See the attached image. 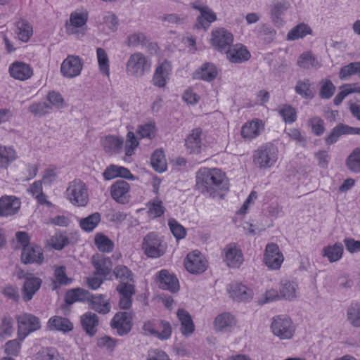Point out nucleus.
Segmentation results:
<instances>
[{"mask_svg": "<svg viewBox=\"0 0 360 360\" xmlns=\"http://www.w3.org/2000/svg\"><path fill=\"white\" fill-rule=\"evenodd\" d=\"M196 186L204 195L216 197L219 191L229 189L225 174L217 168H202L196 174Z\"/></svg>", "mask_w": 360, "mask_h": 360, "instance_id": "1", "label": "nucleus"}, {"mask_svg": "<svg viewBox=\"0 0 360 360\" xmlns=\"http://www.w3.org/2000/svg\"><path fill=\"white\" fill-rule=\"evenodd\" d=\"M278 159L277 148L272 143L262 145L254 152L253 162L260 169L272 167Z\"/></svg>", "mask_w": 360, "mask_h": 360, "instance_id": "2", "label": "nucleus"}, {"mask_svg": "<svg viewBox=\"0 0 360 360\" xmlns=\"http://www.w3.org/2000/svg\"><path fill=\"white\" fill-rule=\"evenodd\" d=\"M150 61L141 53H135L127 60L126 71L130 76L141 77L149 71Z\"/></svg>", "mask_w": 360, "mask_h": 360, "instance_id": "3", "label": "nucleus"}, {"mask_svg": "<svg viewBox=\"0 0 360 360\" xmlns=\"http://www.w3.org/2000/svg\"><path fill=\"white\" fill-rule=\"evenodd\" d=\"M66 193L69 200L75 205L85 206L88 202L86 186L79 179H75L70 183Z\"/></svg>", "mask_w": 360, "mask_h": 360, "instance_id": "4", "label": "nucleus"}, {"mask_svg": "<svg viewBox=\"0 0 360 360\" xmlns=\"http://www.w3.org/2000/svg\"><path fill=\"white\" fill-rule=\"evenodd\" d=\"M18 330V335L20 340H24L30 333L41 328L40 320L36 316L25 313L17 318Z\"/></svg>", "mask_w": 360, "mask_h": 360, "instance_id": "5", "label": "nucleus"}, {"mask_svg": "<svg viewBox=\"0 0 360 360\" xmlns=\"http://www.w3.org/2000/svg\"><path fill=\"white\" fill-rule=\"evenodd\" d=\"M143 330L146 334L157 336L160 340H167L171 336L172 328L169 322L153 319L146 321Z\"/></svg>", "mask_w": 360, "mask_h": 360, "instance_id": "6", "label": "nucleus"}, {"mask_svg": "<svg viewBox=\"0 0 360 360\" xmlns=\"http://www.w3.org/2000/svg\"><path fill=\"white\" fill-rule=\"evenodd\" d=\"M271 328L273 333L281 340L290 339L295 333L291 319L281 316L273 319Z\"/></svg>", "mask_w": 360, "mask_h": 360, "instance_id": "7", "label": "nucleus"}, {"mask_svg": "<svg viewBox=\"0 0 360 360\" xmlns=\"http://www.w3.org/2000/svg\"><path fill=\"white\" fill-rule=\"evenodd\" d=\"M110 326L118 335H127L133 326V314L131 311L117 312L110 321Z\"/></svg>", "mask_w": 360, "mask_h": 360, "instance_id": "8", "label": "nucleus"}, {"mask_svg": "<svg viewBox=\"0 0 360 360\" xmlns=\"http://www.w3.org/2000/svg\"><path fill=\"white\" fill-rule=\"evenodd\" d=\"M142 249L144 253L151 258L160 257L165 253L164 246L161 243V240L155 232H150L143 238Z\"/></svg>", "mask_w": 360, "mask_h": 360, "instance_id": "9", "label": "nucleus"}, {"mask_svg": "<svg viewBox=\"0 0 360 360\" xmlns=\"http://www.w3.org/2000/svg\"><path fill=\"white\" fill-rule=\"evenodd\" d=\"M233 34L226 29L221 27L212 30V44L219 52L226 53L233 43Z\"/></svg>", "mask_w": 360, "mask_h": 360, "instance_id": "10", "label": "nucleus"}, {"mask_svg": "<svg viewBox=\"0 0 360 360\" xmlns=\"http://www.w3.org/2000/svg\"><path fill=\"white\" fill-rule=\"evenodd\" d=\"M82 68V59L78 56L69 55L61 63L60 72L65 77L73 78L80 75Z\"/></svg>", "mask_w": 360, "mask_h": 360, "instance_id": "11", "label": "nucleus"}, {"mask_svg": "<svg viewBox=\"0 0 360 360\" xmlns=\"http://www.w3.org/2000/svg\"><path fill=\"white\" fill-rule=\"evenodd\" d=\"M130 185L124 180H117L110 186L112 198L120 204H127L130 200Z\"/></svg>", "mask_w": 360, "mask_h": 360, "instance_id": "12", "label": "nucleus"}, {"mask_svg": "<svg viewBox=\"0 0 360 360\" xmlns=\"http://www.w3.org/2000/svg\"><path fill=\"white\" fill-rule=\"evenodd\" d=\"M265 264L271 269H278L283 261L282 253L276 243L267 244L264 256Z\"/></svg>", "mask_w": 360, "mask_h": 360, "instance_id": "13", "label": "nucleus"}, {"mask_svg": "<svg viewBox=\"0 0 360 360\" xmlns=\"http://www.w3.org/2000/svg\"><path fill=\"white\" fill-rule=\"evenodd\" d=\"M290 7V4L288 0L277 1L271 6L270 19L274 26L280 28L284 25L283 15Z\"/></svg>", "mask_w": 360, "mask_h": 360, "instance_id": "14", "label": "nucleus"}, {"mask_svg": "<svg viewBox=\"0 0 360 360\" xmlns=\"http://www.w3.org/2000/svg\"><path fill=\"white\" fill-rule=\"evenodd\" d=\"M20 200L13 195H4L0 198V217L15 214L20 210Z\"/></svg>", "mask_w": 360, "mask_h": 360, "instance_id": "15", "label": "nucleus"}, {"mask_svg": "<svg viewBox=\"0 0 360 360\" xmlns=\"http://www.w3.org/2000/svg\"><path fill=\"white\" fill-rule=\"evenodd\" d=\"M20 259L25 264H41L44 259L43 250L40 246L31 244L29 248H22Z\"/></svg>", "mask_w": 360, "mask_h": 360, "instance_id": "16", "label": "nucleus"}, {"mask_svg": "<svg viewBox=\"0 0 360 360\" xmlns=\"http://www.w3.org/2000/svg\"><path fill=\"white\" fill-rule=\"evenodd\" d=\"M157 280L159 287L163 290H169L172 293H175L179 290L177 278L167 269H162L158 272Z\"/></svg>", "mask_w": 360, "mask_h": 360, "instance_id": "17", "label": "nucleus"}, {"mask_svg": "<svg viewBox=\"0 0 360 360\" xmlns=\"http://www.w3.org/2000/svg\"><path fill=\"white\" fill-rule=\"evenodd\" d=\"M202 130L198 127L192 129L185 139V146L187 151L192 154H199L201 152L203 143L202 141Z\"/></svg>", "mask_w": 360, "mask_h": 360, "instance_id": "18", "label": "nucleus"}, {"mask_svg": "<svg viewBox=\"0 0 360 360\" xmlns=\"http://www.w3.org/2000/svg\"><path fill=\"white\" fill-rule=\"evenodd\" d=\"M184 266L186 270L193 274H201L207 269L206 262L199 255V252L195 253V252L187 255Z\"/></svg>", "mask_w": 360, "mask_h": 360, "instance_id": "19", "label": "nucleus"}, {"mask_svg": "<svg viewBox=\"0 0 360 360\" xmlns=\"http://www.w3.org/2000/svg\"><path fill=\"white\" fill-rule=\"evenodd\" d=\"M225 53L229 61L234 63H243L248 60L251 57L249 51L241 44H237L232 48L230 47Z\"/></svg>", "mask_w": 360, "mask_h": 360, "instance_id": "20", "label": "nucleus"}, {"mask_svg": "<svg viewBox=\"0 0 360 360\" xmlns=\"http://www.w3.org/2000/svg\"><path fill=\"white\" fill-rule=\"evenodd\" d=\"M228 290L230 297L236 301L247 302L252 298V290L242 283H231L229 285Z\"/></svg>", "mask_w": 360, "mask_h": 360, "instance_id": "21", "label": "nucleus"}, {"mask_svg": "<svg viewBox=\"0 0 360 360\" xmlns=\"http://www.w3.org/2000/svg\"><path fill=\"white\" fill-rule=\"evenodd\" d=\"M91 262L96 269L95 274L107 276L110 274L112 262L110 257L96 254L91 258Z\"/></svg>", "mask_w": 360, "mask_h": 360, "instance_id": "22", "label": "nucleus"}, {"mask_svg": "<svg viewBox=\"0 0 360 360\" xmlns=\"http://www.w3.org/2000/svg\"><path fill=\"white\" fill-rule=\"evenodd\" d=\"M103 176L107 181L117 177L129 180H134L136 179V176L131 173L129 169L126 167L115 165H110V166L107 167L103 173Z\"/></svg>", "mask_w": 360, "mask_h": 360, "instance_id": "23", "label": "nucleus"}, {"mask_svg": "<svg viewBox=\"0 0 360 360\" xmlns=\"http://www.w3.org/2000/svg\"><path fill=\"white\" fill-rule=\"evenodd\" d=\"M42 281L38 277L26 278L22 288V297L25 302L30 301L34 295L39 290Z\"/></svg>", "mask_w": 360, "mask_h": 360, "instance_id": "24", "label": "nucleus"}, {"mask_svg": "<svg viewBox=\"0 0 360 360\" xmlns=\"http://www.w3.org/2000/svg\"><path fill=\"white\" fill-rule=\"evenodd\" d=\"M91 293L82 288H76L68 290L65 295V303L70 306L75 302H84L89 301Z\"/></svg>", "mask_w": 360, "mask_h": 360, "instance_id": "25", "label": "nucleus"}, {"mask_svg": "<svg viewBox=\"0 0 360 360\" xmlns=\"http://www.w3.org/2000/svg\"><path fill=\"white\" fill-rule=\"evenodd\" d=\"M9 72L12 77L18 80H25L32 75L31 67L22 62H15L9 68Z\"/></svg>", "mask_w": 360, "mask_h": 360, "instance_id": "26", "label": "nucleus"}, {"mask_svg": "<svg viewBox=\"0 0 360 360\" xmlns=\"http://www.w3.org/2000/svg\"><path fill=\"white\" fill-rule=\"evenodd\" d=\"M105 295H94L91 294L90 298L89 299V307L101 314H107L111 310V304L109 300H105L104 298Z\"/></svg>", "mask_w": 360, "mask_h": 360, "instance_id": "27", "label": "nucleus"}, {"mask_svg": "<svg viewBox=\"0 0 360 360\" xmlns=\"http://www.w3.org/2000/svg\"><path fill=\"white\" fill-rule=\"evenodd\" d=\"M81 325L86 333L93 337L97 332V327L99 324L98 316L93 312H86L81 316Z\"/></svg>", "mask_w": 360, "mask_h": 360, "instance_id": "28", "label": "nucleus"}, {"mask_svg": "<svg viewBox=\"0 0 360 360\" xmlns=\"http://www.w3.org/2000/svg\"><path fill=\"white\" fill-rule=\"evenodd\" d=\"M224 261L231 268H238L243 262V254L240 250L235 246L229 245L224 248Z\"/></svg>", "mask_w": 360, "mask_h": 360, "instance_id": "29", "label": "nucleus"}, {"mask_svg": "<svg viewBox=\"0 0 360 360\" xmlns=\"http://www.w3.org/2000/svg\"><path fill=\"white\" fill-rule=\"evenodd\" d=\"M217 76V69L214 64L205 63L193 73V78L206 82H212Z\"/></svg>", "mask_w": 360, "mask_h": 360, "instance_id": "30", "label": "nucleus"}, {"mask_svg": "<svg viewBox=\"0 0 360 360\" xmlns=\"http://www.w3.org/2000/svg\"><path fill=\"white\" fill-rule=\"evenodd\" d=\"M171 71V65L166 60L159 65L153 77V84L158 87H164L167 84L168 75Z\"/></svg>", "mask_w": 360, "mask_h": 360, "instance_id": "31", "label": "nucleus"}, {"mask_svg": "<svg viewBox=\"0 0 360 360\" xmlns=\"http://www.w3.org/2000/svg\"><path fill=\"white\" fill-rule=\"evenodd\" d=\"M255 32L266 44L272 43L276 39L277 34L276 30L268 23L259 24L256 27Z\"/></svg>", "mask_w": 360, "mask_h": 360, "instance_id": "32", "label": "nucleus"}, {"mask_svg": "<svg viewBox=\"0 0 360 360\" xmlns=\"http://www.w3.org/2000/svg\"><path fill=\"white\" fill-rule=\"evenodd\" d=\"M343 245L337 242L333 245H327L322 250V256L327 257L331 263L339 261L343 255Z\"/></svg>", "mask_w": 360, "mask_h": 360, "instance_id": "33", "label": "nucleus"}, {"mask_svg": "<svg viewBox=\"0 0 360 360\" xmlns=\"http://www.w3.org/2000/svg\"><path fill=\"white\" fill-rule=\"evenodd\" d=\"M177 316L181 321L182 334L186 336L192 334L195 326L190 314L185 309H179L177 311Z\"/></svg>", "mask_w": 360, "mask_h": 360, "instance_id": "34", "label": "nucleus"}, {"mask_svg": "<svg viewBox=\"0 0 360 360\" xmlns=\"http://www.w3.org/2000/svg\"><path fill=\"white\" fill-rule=\"evenodd\" d=\"M312 30L311 27L304 23L301 22L292 27L287 34L286 39L288 41H295L299 39H302L307 34H311Z\"/></svg>", "mask_w": 360, "mask_h": 360, "instance_id": "35", "label": "nucleus"}, {"mask_svg": "<svg viewBox=\"0 0 360 360\" xmlns=\"http://www.w3.org/2000/svg\"><path fill=\"white\" fill-rule=\"evenodd\" d=\"M216 13L207 6H205V11L202 14L197 17V23L195 27L198 29L203 28L205 30L210 27V23L217 20Z\"/></svg>", "mask_w": 360, "mask_h": 360, "instance_id": "36", "label": "nucleus"}, {"mask_svg": "<svg viewBox=\"0 0 360 360\" xmlns=\"http://www.w3.org/2000/svg\"><path fill=\"white\" fill-rule=\"evenodd\" d=\"M262 127V122L258 120L248 122L242 127L241 136L245 139H252L259 134Z\"/></svg>", "mask_w": 360, "mask_h": 360, "instance_id": "37", "label": "nucleus"}, {"mask_svg": "<svg viewBox=\"0 0 360 360\" xmlns=\"http://www.w3.org/2000/svg\"><path fill=\"white\" fill-rule=\"evenodd\" d=\"M51 328L63 333H68L73 330V323L67 318L55 316L49 321Z\"/></svg>", "mask_w": 360, "mask_h": 360, "instance_id": "38", "label": "nucleus"}, {"mask_svg": "<svg viewBox=\"0 0 360 360\" xmlns=\"http://www.w3.org/2000/svg\"><path fill=\"white\" fill-rule=\"evenodd\" d=\"M295 91L297 94L304 99H312L314 93L311 89V83L309 79H299L295 84Z\"/></svg>", "mask_w": 360, "mask_h": 360, "instance_id": "39", "label": "nucleus"}, {"mask_svg": "<svg viewBox=\"0 0 360 360\" xmlns=\"http://www.w3.org/2000/svg\"><path fill=\"white\" fill-rule=\"evenodd\" d=\"M94 244L100 252L110 253L114 249V243L103 233H98L95 236Z\"/></svg>", "mask_w": 360, "mask_h": 360, "instance_id": "40", "label": "nucleus"}, {"mask_svg": "<svg viewBox=\"0 0 360 360\" xmlns=\"http://www.w3.org/2000/svg\"><path fill=\"white\" fill-rule=\"evenodd\" d=\"M123 143V139L109 135L104 139L103 146L107 153H119L122 148Z\"/></svg>", "mask_w": 360, "mask_h": 360, "instance_id": "41", "label": "nucleus"}, {"mask_svg": "<svg viewBox=\"0 0 360 360\" xmlns=\"http://www.w3.org/2000/svg\"><path fill=\"white\" fill-rule=\"evenodd\" d=\"M101 215L99 212H94L79 221L81 229L86 232H91L100 223Z\"/></svg>", "mask_w": 360, "mask_h": 360, "instance_id": "42", "label": "nucleus"}, {"mask_svg": "<svg viewBox=\"0 0 360 360\" xmlns=\"http://www.w3.org/2000/svg\"><path fill=\"white\" fill-rule=\"evenodd\" d=\"M214 324L217 330H226L235 324L234 317L229 313L220 314L215 318Z\"/></svg>", "mask_w": 360, "mask_h": 360, "instance_id": "43", "label": "nucleus"}, {"mask_svg": "<svg viewBox=\"0 0 360 360\" xmlns=\"http://www.w3.org/2000/svg\"><path fill=\"white\" fill-rule=\"evenodd\" d=\"M150 163L156 172H165L167 169V162L164 152L160 149L155 150L151 155Z\"/></svg>", "mask_w": 360, "mask_h": 360, "instance_id": "44", "label": "nucleus"}, {"mask_svg": "<svg viewBox=\"0 0 360 360\" xmlns=\"http://www.w3.org/2000/svg\"><path fill=\"white\" fill-rule=\"evenodd\" d=\"M16 34L20 40L23 42L29 41L32 35V27L25 20H20L16 22Z\"/></svg>", "mask_w": 360, "mask_h": 360, "instance_id": "45", "label": "nucleus"}, {"mask_svg": "<svg viewBox=\"0 0 360 360\" xmlns=\"http://www.w3.org/2000/svg\"><path fill=\"white\" fill-rule=\"evenodd\" d=\"M16 159V153L11 147L0 146V168L6 169Z\"/></svg>", "mask_w": 360, "mask_h": 360, "instance_id": "46", "label": "nucleus"}, {"mask_svg": "<svg viewBox=\"0 0 360 360\" xmlns=\"http://www.w3.org/2000/svg\"><path fill=\"white\" fill-rule=\"evenodd\" d=\"M345 164L348 169L352 172H360V147L352 150L347 158Z\"/></svg>", "mask_w": 360, "mask_h": 360, "instance_id": "47", "label": "nucleus"}, {"mask_svg": "<svg viewBox=\"0 0 360 360\" xmlns=\"http://www.w3.org/2000/svg\"><path fill=\"white\" fill-rule=\"evenodd\" d=\"M354 75L360 77V62H352L341 68L339 77L342 80H347Z\"/></svg>", "mask_w": 360, "mask_h": 360, "instance_id": "48", "label": "nucleus"}, {"mask_svg": "<svg viewBox=\"0 0 360 360\" xmlns=\"http://www.w3.org/2000/svg\"><path fill=\"white\" fill-rule=\"evenodd\" d=\"M113 274L120 282H134V274L124 265H117L113 270Z\"/></svg>", "mask_w": 360, "mask_h": 360, "instance_id": "49", "label": "nucleus"}, {"mask_svg": "<svg viewBox=\"0 0 360 360\" xmlns=\"http://www.w3.org/2000/svg\"><path fill=\"white\" fill-rule=\"evenodd\" d=\"M297 284L295 282L285 281L281 284V295L286 300H292L296 297Z\"/></svg>", "mask_w": 360, "mask_h": 360, "instance_id": "50", "label": "nucleus"}, {"mask_svg": "<svg viewBox=\"0 0 360 360\" xmlns=\"http://www.w3.org/2000/svg\"><path fill=\"white\" fill-rule=\"evenodd\" d=\"M96 53L98 65L101 73L106 76H109V60L106 51L103 48H98L96 49Z\"/></svg>", "mask_w": 360, "mask_h": 360, "instance_id": "51", "label": "nucleus"}, {"mask_svg": "<svg viewBox=\"0 0 360 360\" xmlns=\"http://www.w3.org/2000/svg\"><path fill=\"white\" fill-rule=\"evenodd\" d=\"M34 360H63V358L55 349L49 347L39 351Z\"/></svg>", "mask_w": 360, "mask_h": 360, "instance_id": "52", "label": "nucleus"}, {"mask_svg": "<svg viewBox=\"0 0 360 360\" xmlns=\"http://www.w3.org/2000/svg\"><path fill=\"white\" fill-rule=\"evenodd\" d=\"M51 110V105L46 102L34 103L29 107L30 112L37 117H43L49 113Z\"/></svg>", "mask_w": 360, "mask_h": 360, "instance_id": "53", "label": "nucleus"}, {"mask_svg": "<svg viewBox=\"0 0 360 360\" xmlns=\"http://www.w3.org/2000/svg\"><path fill=\"white\" fill-rule=\"evenodd\" d=\"M342 127H344V124H338L333 128L329 134L324 138L325 143L327 146H330L336 143L342 135H345V131Z\"/></svg>", "mask_w": 360, "mask_h": 360, "instance_id": "54", "label": "nucleus"}, {"mask_svg": "<svg viewBox=\"0 0 360 360\" xmlns=\"http://www.w3.org/2000/svg\"><path fill=\"white\" fill-rule=\"evenodd\" d=\"M308 124L311 127L312 133L317 136H321L325 132V122L320 117H311L308 120Z\"/></svg>", "mask_w": 360, "mask_h": 360, "instance_id": "55", "label": "nucleus"}, {"mask_svg": "<svg viewBox=\"0 0 360 360\" xmlns=\"http://www.w3.org/2000/svg\"><path fill=\"white\" fill-rule=\"evenodd\" d=\"M347 319L354 327H360V304H352L347 309Z\"/></svg>", "mask_w": 360, "mask_h": 360, "instance_id": "56", "label": "nucleus"}, {"mask_svg": "<svg viewBox=\"0 0 360 360\" xmlns=\"http://www.w3.org/2000/svg\"><path fill=\"white\" fill-rule=\"evenodd\" d=\"M321 89L319 96L321 98L328 99L332 97L335 91V86L330 79L321 81Z\"/></svg>", "mask_w": 360, "mask_h": 360, "instance_id": "57", "label": "nucleus"}, {"mask_svg": "<svg viewBox=\"0 0 360 360\" xmlns=\"http://www.w3.org/2000/svg\"><path fill=\"white\" fill-rule=\"evenodd\" d=\"M279 115L283 121L288 124H292L297 119V113L294 108L290 105H284L279 110Z\"/></svg>", "mask_w": 360, "mask_h": 360, "instance_id": "58", "label": "nucleus"}, {"mask_svg": "<svg viewBox=\"0 0 360 360\" xmlns=\"http://www.w3.org/2000/svg\"><path fill=\"white\" fill-rule=\"evenodd\" d=\"M13 319L9 315H4L1 319V323L0 325L1 337L6 338L11 335L13 333Z\"/></svg>", "mask_w": 360, "mask_h": 360, "instance_id": "59", "label": "nucleus"}, {"mask_svg": "<svg viewBox=\"0 0 360 360\" xmlns=\"http://www.w3.org/2000/svg\"><path fill=\"white\" fill-rule=\"evenodd\" d=\"M168 225L173 236L177 239H182L186 235V229L181 225L176 219H169Z\"/></svg>", "mask_w": 360, "mask_h": 360, "instance_id": "60", "label": "nucleus"}, {"mask_svg": "<svg viewBox=\"0 0 360 360\" xmlns=\"http://www.w3.org/2000/svg\"><path fill=\"white\" fill-rule=\"evenodd\" d=\"M297 65L303 69H309L311 67H315L317 61L312 54L309 53L302 54L297 60Z\"/></svg>", "mask_w": 360, "mask_h": 360, "instance_id": "61", "label": "nucleus"}, {"mask_svg": "<svg viewBox=\"0 0 360 360\" xmlns=\"http://www.w3.org/2000/svg\"><path fill=\"white\" fill-rule=\"evenodd\" d=\"M139 143L136 138L134 132L129 131L127 134L125 143V155L131 156L134 154V149L139 146Z\"/></svg>", "mask_w": 360, "mask_h": 360, "instance_id": "62", "label": "nucleus"}, {"mask_svg": "<svg viewBox=\"0 0 360 360\" xmlns=\"http://www.w3.org/2000/svg\"><path fill=\"white\" fill-rule=\"evenodd\" d=\"M88 20V15L85 13H72L70 17V25L73 27H82L85 25Z\"/></svg>", "mask_w": 360, "mask_h": 360, "instance_id": "63", "label": "nucleus"}, {"mask_svg": "<svg viewBox=\"0 0 360 360\" xmlns=\"http://www.w3.org/2000/svg\"><path fill=\"white\" fill-rule=\"evenodd\" d=\"M146 360H170V359L162 349H150L147 352Z\"/></svg>", "mask_w": 360, "mask_h": 360, "instance_id": "64", "label": "nucleus"}]
</instances>
